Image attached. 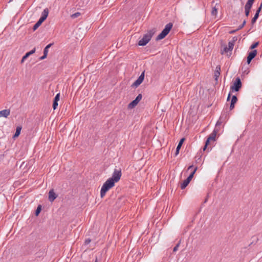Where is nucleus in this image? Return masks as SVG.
<instances>
[{"label": "nucleus", "mask_w": 262, "mask_h": 262, "mask_svg": "<svg viewBox=\"0 0 262 262\" xmlns=\"http://www.w3.org/2000/svg\"><path fill=\"white\" fill-rule=\"evenodd\" d=\"M40 25L41 24L38 21H37V22L34 25L33 30L35 31L38 27H39V26H40Z\"/></svg>", "instance_id": "26"}, {"label": "nucleus", "mask_w": 262, "mask_h": 262, "mask_svg": "<svg viewBox=\"0 0 262 262\" xmlns=\"http://www.w3.org/2000/svg\"><path fill=\"white\" fill-rule=\"evenodd\" d=\"M179 246V244H177V245H176V246L173 248V251L174 252H176V251H177V250H178V248Z\"/></svg>", "instance_id": "37"}, {"label": "nucleus", "mask_w": 262, "mask_h": 262, "mask_svg": "<svg viewBox=\"0 0 262 262\" xmlns=\"http://www.w3.org/2000/svg\"><path fill=\"white\" fill-rule=\"evenodd\" d=\"M235 40L230 41L228 43V47H225L223 50L221 51V54H223L224 53H227L229 51H231L234 46Z\"/></svg>", "instance_id": "8"}, {"label": "nucleus", "mask_w": 262, "mask_h": 262, "mask_svg": "<svg viewBox=\"0 0 262 262\" xmlns=\"http://www.w3.org/2000/svg\"><path fill=\"white\" fill-rule=\"evenodd\" d=\"M47 54H45V53H43V55L40 57V59L43 60V59H45L47 57Z\"/></svg>", "instance_id": "36"}, {"label": "nucleus", "mask_w": 262, "mask_h": 262, "mask_svg": "<svg viewBox=\"0 0 262 262\" xmlns=\"http://www.w3.org/2000/svg\"><path fill=\"white\" fill-rule=\"evenodd\" d=\"M21 130V127L20 126H18L16 127L15 133L13 136L14 138L17 137L19 135Z\"/></svg>", "instance_id": "18"}, {"label": "nucleus", "mask_w": 262, "mask_h": 262, "mask_svg": "<svg viewBox=\"0 0 262 262\" xmlns=\"http://www.w3.org/2000/svg\"><path fill=\"white\" fill-rule=\"evenodd\" d=\"M45 20H46V19L41 16L38 21L41 24Z\"/></svg>", "instance_id": "35"}, {"label": "nucleus", "mask_w": 262, "mask_h": 262, "mask_svg": "<svg viewBox=\"0 0 262 262\" xmlns=\"http://www.w3.org/2000/svg\"><path fill=\"white\" fill-rule=\"evenodd\" d=\"M41 211V206H38L35 211L36 215H38Z\"/></svg>", "instance_id": "30"}, {"label": "nucleus", "mask_w": 262, "mask_h": 262, "mask_svg": "<svg viewBox=\"0 0 262 262\" xmlns=\"http://www.w3.org/2000/svg\"><path fill=\"white\" fill-rule=\"evenodd\" d=\"M185 139L184 138H182L179 142L177 147V148H176V156L178 155L179 153V150H180V149L181 148V146L184 141Z\"/></svg>", "instance_id": "17"}, {"label": "nucleus", "mask_w": 262, "mask_h": 262, "mask_svg": "<svg viewBox=\"0 0 262 262\" xmlns=\"http://www.w3.org/2000/svg\"><path fill=\"white\" fill-rule=\"evenodd\" d=\"M219 6V5L217 4H216L214 6H213V5H212L211 15L214 17V18H215L217 16Z\"/></svg>", "instance_id": "15"}, {"label": "nucleus", "mask_w": 262, "mask_h": 262, "mask_svg": "<svg viewBox=\"0 0 262 262\" xmlns=\"http://www.w3.org/2000/svg\"><path fill=\"white\" fill-rule=\"evenodd\" d=\"M242 87V82L239 77L235 79L232 85L230 86V89L232 91L237 92Z\"/></svg>", "instance_id": "7"}, {"label": "nucleus", "mask_w": 262, "mask_h": 262, "mask_svg": "<svg viewBox=\"0 0 262 262\" xmlns=\"http://www.w3.org/2000/svg\"><path fill=\"white\" fill-rule=\"evenodd\" d=\"M258 44H259L258 42H255L254 43L252 44L251 46L250 49H253L255 48L256 47H257V46L258 45Z\"/></svg>", "instance_id": "31"}, {"label": "nucleus", "mask_w": 262, "mask_h": 262, "mask_svg": "<svg viewBox=\"0 0 262 262\" xmlns=\"http://www.w3.org/2000/svg\"><path fill=\"white\" fill-rule=\"evenodd\" d=\"M192 170V171L189 176H188V177L186 179L187 181H188L189 183H190V181L191 180L193 177V175L195 173L197 170V167H193L192 165L189 166L188 168V170Z\"/></svg>", "instance_id": "11"}, {"label": "nucleus", "mask_w": 262, "mask_h": 262, "mask_svg": "<svg viewBox=\"0 0 262 262\" xmlns=\"http://www.w3.org/2000/svg\"><path fill=\"white\" fill-rule=\"evenodd\" d=\"M144 79V72H143L138 79L133 83L132 86L138 87Z\"/></svg>", "instance_id": "9"}, {"label": "nucleus", "mask_w": 262, "mask_h": 262, "mask_svg": "<svg viewBox=\"0 0 262 262\" xmlns=\"http://www.w3.org/2000/svg\"><path fill=\"white\" fill-rule=\"evenodd\" d=\"M258 16H259L258 15L255 14L254 17L252 19V20H251V24L252 25H253L255 23V21H256Z\"/></svg>", "instance_id": "25"}, {"label": "nucleus", "mask_w": 262, "mask_h": 262, "mask_svg": "<svg viewBox=\"0 0 262 262\" xmlns=\"http://www.w3.org/2000/svg\"><path fill=\"white\" fill-rule=\"evenodd\" d=\"M95 262H97V260L96 259Z\"/></svg>", "instance_id": "46"}, {"label": "nucleus", "mask_w": 262, "mask_h": 262, "mask_svg": "<svg viewBox=\"0 0 262 262\" xmlns=\"http://www.w3.org/2000/svg\"><path fill=\"white\" fill-rule=\"evenodd\" d=\"M237 101V98L236 96H233L231 99V102L232 103H235Z\"/></svg>", "instance_id": "28"}, {"label": "nucleus", "mask_w": 262, "mask_h": 262, "mask_svg": "<svg viewBox=\"0 0 262 262\" xmlns=\"http://www.w3.org/2000/svg\"><path fill=\"white\" fill-rule=\"evenodd\" d=\"M260 11H261L260 8H258V9L257 10L255 14H256L259 15V13L260 12Z\"/></svg>", "instance_id": "39"}, {"label": "nucleus", "mask_w": 262, "mask_h": 262, "mask_svg": "<svg viewBox=\"0 0 262 262\" xmlns=\"http://www.w3.org/2000/svg\"><path fill=\"white\" fill-rule=\"evenodd\" d=\"M27 58V57H26L25 56V55H24V56H23V57L22 58V59H21V62H24V61H25Z\"/></svg>", "instance_id": "41"}, {"label": "nucleus", "mask_w": 262, "mask_h": 262, "mask_svg": "<svg viewBox=\"0 0 262 262\" xmlns=\"http://www.w3.org/2000/svg\"><path fill=\"white\" fill-rule=\"evenodd\" d=\"M10 110L9 109H6L0 111V115H10Z\"/></svg>", "instance_id": "22"}, {"label": "nucleus", "mask_w": 262, "mask_h": 262, "mask_svg": "<svg viewBox=\"0 0 262 262\" xmlns=\"http://www.w3.org/2000/svg\"><path fill=\"white\" fill-rule=\"evenodd\" d=\"M220 71H221V67L220 66H217L216 67L215 70L214 72V77L215 79L217 80V78L220 75Z\"/></svg>", "instance_id": "16"}, {"label": "nucleus", "mask_w": 262, "mask_h": 262, "mask_svg": "<svg viewBox=\"0 0 262 262\" xmlns=\"http://www.w3.org/2000/svg\"><path fill=\"white\" fill-rule=\"evenodd\" d=\"M254 1V0H248L247 3L246 4V5L252 7Z\"/></svg>", "instance_id": "29"}, {"label": "nucleus", "mask_w": 262, "mask_h": 262, "mask_svg": "<svg viewBox=\"0 0 262 262\" xmlns=\"http://www.w3.org/2000/svg\"><path fill=\"white\" fill-rule=\"evenodd\" d=\"M251 8V7L245 5V15L247 17L249 15V13L250 11V9Z\"/></svg>", "instance_id": "20"}, {"label": "nucleus", "mask_w": 262, "mask_h": 262, "mask_svg": "<svg viewBox=\"0 0 262 262\" xmlns=\"http://www.w3.org/2000/svg\"><path fill=\"white\" fill-rule=\"evenodd\" d=\"M57 198V195L55 193L53 189L50 190L49 192V200L50 202H52Z\"/></svg>", "instance_id": "14"}, {"label": "nucleus", "mask_w": 262, "mask_h": 262, "mask_svg": "<svg viewBox=\"0 0 262 262\" xmlns=\"http://www.w3.org/2000/svg\"><path fill=\"white\" fill-rule=\"evenodd\" d=\"M1 116H0V117H1ZM4 116L5 117H6V118L7 117V116Z\"/></svg>", "instance_id": "45"}, {"label": "nucleus", "mask_w": 262, "mask_h": 262, "mask_svg": "<svg viewBox=\"0 0 262 262\" xmlns=\"http://www.w3.org/2000/svg\"><path fill=\"white\" fill-rule=\"evenodd\" d=\"M256 54L257 51L256 50H254L249 53L247 61L248 64L251 62V60L256 56Z\"/></svg>", "instance_id": "12"}, {"label": "nucleus", "mask_w": 262, "mask_h": 262, "mask_svg": "<svg viewBox=\"0 0 262 262\" xmlns=\"http://www.w3.org/2000/svg\"><path fill=\"white\" fill-rule=\"evenodd\" d=\"M219 132V128H214L213 131L212 132V133L210 135V136L208 137V138H207L206 141V143H205V145L203 148V150H205L206 148H207V146L208 145V144L209 143V142L211 141H214L215 140V137L216 136V134L217 133Z\"/></svg>", "instance_id": "5"}, {"label": "nucleus", "mask_w": 262, "mask_h": 262, "mask_svg": "<svg viewBox=\"0 0 262 262\" xmlns=\"http://www.w3.org/2000/svg\"><path fill=\"white\" fill-rule=\"evenodd\" d=\"M52 45H53V43H50V44L48 45L44 49L43 53H45V54H47V55H48V50L52 46Z\"/></svg>", "instance_id": "23"}, {"label": "nucleus", "mask_w": 262, "mask_h": 262, "mask_svg": "<svg viewBox=\"0 0 262 262\" xmlns=\"http://www.w3.org/2000/svg\"><path fill=\"white\" fill-rule=\"evenodd\" d=\"M173 24L171 23L167 24L162 31L156 37V40H159L164 38L168 34Z\"/></svg>", "instance_id": "3"}, {"label": "nucleus", "mask_w": 262, "mask_h": 262, "mask_svg": "<svg viewBox=\"0 0 262 262\" xmlns=\"http://www.w3.org/2000/svg\"><path fill=\"white\" fill-rule=\"evenodd\" d=\"M155 32V29H152L148 31L143 35L142 38L139 41L138 45L140 46H145L150 41Z\"/></svg>", "instance_id": "1"}, {"label": "nucleus", "mask_w": 262, "mask_h": 262, "mask_svg": "<svg viewBox=\"0 0 262 262\" xmlns=\"http://www.w3.org/2000/svg\"><path fill=\"white\" fill-rule=\"evenodd\" d=\"M225 119H226L225 117H224L223 116H221L215 124V128H219L220 130V126L225 122Z\"/></svg>", "instance_id": "13"}, {"label": "nucleus", "mask_w": 262, "mask_h": 262, "mask_svg": "<svg viewBox=\"0 0 262 262\" xmlns=\"http://www.w3.org/2000/svg\"><path fill=\"white\" fill-rule=\"evenodd\" d=\"M59 97H60V94L58 93L55 96L53 101L58 102V101L59 100Z\"/></svg>", "instance_id": "32"}, {"label": "nucleus", "mask_w": 262, "mask_h": 262, "mask_svg": "<svg viewBox=\"0 0 262 262\" xmlns=\"http://www.w3.org/2000/svg\"><path fill=\"white\" fill-rule=\"evenodd\" d=\"M259 8H260V9H261V8H262V2L261 3Z\"/></svg>", "instance_id": "44"}, {"label": "nucleus", "mask_w": 262, "mask_h": 262, "mask_svg": "<svg viewBox=\"0 0 262 262\" xmlns=\"http://www.w3.org/2000/svg\"><path fill=\"white\" fill-rule=\"evenodd\" d=\"M234 103H230V109L232 110L234 107Z\"/></svg>", "instance_id": "38"}, {"label": "nucleus", "mask_w": 262, "mask_h": 262, "mask_svg": "<svg viewBox=\"0 0 262 262\" xmlns=\"http://www.w3.org/2000/svg\"><path fill=\"white\" fill-rule=\"evenodd\" d=\"M121 175L122 173L121 169H115L113 173L112 177L108 179L114 182V183H116L120 180Z\"/></svg>", "instance_id": "4"}, {"label": "nucleus", "mask_w": 262, "mask_h": 262, "mask_svg": "<svg viewBox=\"0 0 262 262\" xmlns=\"http://www.w3.org/2000/svg\"><path fill=\"white\" fill-rule=\"evenodd\" d=\"M57 106H58V102L53 101V107L54 110H55L57 108Z\"/></svg>", "instance_id": "34"}, {"label": "nucleus", "mask_w": 262, "mask_h": 262, "mask_svg": "<svg viewBox=\"0 0 262 262\" xmlns=\"http://www.w3.org/2000/svg\"><path fill=\"white\" fill-rule=\"evenodd\" d=\"M141 99L142 95L139 94L137 96L136 98L128 104V107L129 108L134 107L139 102Z\"/></svg>", "instance_id": "10"}, {"label": "nucleus", "mask_w": 262, "mask_h": 262, "mask_svg": "<svg viewBox=\"0 0 262 262\" xmlns=\"http://www.w3.org/2000/svg\"><path fill=\"white\" fill-rule=\"evenodd\" d=\"M230 94L229 93L228 95V98H227V100H229V99L230 98Z\"/></svg>", "instance_id": "43"}, {"label": "nucleus", "mask_w": 262, "mask_h": 262, "mask_svg": "<svg viewBox=\"0 0 262 262\" xmlns=\"http://www.w3.org/2000/svg\"><path fill=\"white\" fill-rule=\"evenodd\" d=\"M115 184L114 182H113V181L110 180L109 179H107L104 182L100 190V196L101 198L105 196L107 191L115 186Z\"/></svg>", "instance_id": "2"}, {"label": "nucleus", "mask_w": 262, "mask_h": 262, "mask_svg": "<svg viewBox=\"0 0 262 262\" xmlns=\"http://www.w3.org/2000/svg\"><path fill=\"white\" fill-rule=\"evenodd\" d=\"M189 182L186 180H185L181 184V188L182 189H185L187 186L189 184Z\"/></svg>", "instance_id": "21"}, {"label": "nucleus", "mask_w": 262, "mask_h": 262, "mask_svg": "<svg viewBox=\"0 0 262 262\" xmlns=\"http://www.w3.org/2000/svg\"><path fill=\"white\" fill-rule=\"evenodd\" d=\"M246 23V21L245 20L243 21V24H241V25H240V26L238 27V28L237 29V30H240V29H241L242 28H243L244 27V26L245 25Z\"/></svg>", "instance_id": "33"}, {"label": "nucleus", "mask_w": 262, "mask_h": 262, "mask_svg": "<svg viewBox=\"0 0 262 262\" xmlns=\"http://www.w3.org/2000/svg\"><path fill=\"white\" fill-rule=\"evenodd\" d=\"M219 132V128H214L213 131L212 132V133L210 135V136L208 137V138H207L206 141V143H205V145L203 148V150H205L206 148H207V146L208 145V144L209 143V142L211 141H214L215 140V137L216 136V134L217 133Z\"/></svg>", "instance_id": "6"}, {"label": "nucleus", "mask_w": 262, "mask_h": 262, "mask_svg": "<svg viewBox=\"0 0 262 262\" xmlns=\"http://www.w3.org/2000/svg\"><path fill=\"white\" fill-rule=\"evenodd\" d=\"M91 242L90 239H87L85 241V244H89Z\"/></svg>", "instance_id": "40"}, {"label": "nucleus", "mask_w": 262, "mask_h": 262, "mask_svg": "<svg viewBox=\"0 0 262 262\" xmlns=\"http://www.w3.org/2000/svg\"><path fill=\"white\" fill-rule=\"evenodd\" d=\"M80 15V13L76 12V13H75L73 14L72 15H71V17L72 18H75L78 17Z\"/></svg>", "instance_id": "27"}, {"label": "nucleus", "mask_w": 262, "mask_h": 262, "mask_svg": "<svg viewBox=\"0 0 262 262\" xmlns=\"http://www.w3.org/2000/svg\"><path fill=\"white\" fill-rule=\"evenodd\" d=\"M49 14V10L46 8L43 10L41 13V16L46 19Z\"/></svg>", "instance_id": "19"}, {"label": "nucleus", "mask_w": 262, "mask_h": 262, "mask_svg": "<svg viewBox=\"0 0 262 262\" xmlns=\"http://www.w3.org/2000/svg\"><path fill=\"white\" fill-rule=\"evenodd\" d=\"M236 31H237V29H236V30H235L231 31L230 32V33H231V34L234 33H235Z\"/></svg>", "instance_id": "42"}, {"label": "nucleus", "mask_w": 262, "mask_h": 262, "mask_svg": "<svg viewBox=\"0 0 262 262\" xmlns=\"http://www.w3.org/2000/svg\"><path fill=\"white\" fill-rule=\"evenodd\" d=\"M35 48H34L32 50H31L30 51L28 52V53H27L26 54H25V56L26 57H28L30 55L33 54V53H35Z\"/></svg>", "instance_id": "24"}]
</instances>
